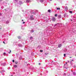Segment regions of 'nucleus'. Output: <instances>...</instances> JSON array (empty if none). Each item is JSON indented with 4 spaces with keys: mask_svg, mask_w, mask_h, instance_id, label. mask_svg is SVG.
<instances>
[{
    "mask_svg": "<svg viewBox=\"0 0 76 76\" xmlns=\"http://www.w3.org/2000/svg\"><path fill=\"white\" fill-rule=\"evenodd\" d=\"M22 56H20L19 58L20 60H21V59H22Z\"/></svg>",
    "mask_w": 76,
    "mask_h": 76,
    "instance_id": "obj_26",
    "label": "nucleus"
},
{
    "mask_svg": "<svg viewBox=\"0 0 76 76\" xmlns=\"http://www.w3.org/2000/svg\"><path fill=\"white\" fill-rule=\"evenodd\" d=\"M14 1H15L16 3H17V2H18V0H14Z\"/></svg>",
    "mask_w": 76,
    "mask_h": 76,
    "instance_id": "obj_21",
    "label": "nucleus"
},
{
    "mask_svg": "<svg viewBox=\"0 0 76 76\" xmlns=\"http://www.w3.org/2000/svg\"><path fill=\"white\" fill-rule=\"evenodd\" d=\"M55 17H57V14H55Z\"/></svg>",
    "mask_w": 76,
    "mask_h": 76,
    "instance_id": "obj_28",
    "label": "nucleus"
},
{
    "mask_svg": "<svg viewBox=\"0 0 76 76\" xmlns=\"http://www.w3.org/2000/svg\"><path fill=\"white\" fill-rule=\"evenodd\" d=\"M71 18H72V19H71V21H72V20H74V19H73V18H74V17H73V16H71Z\"/></svg>",
    "mask_w": 76,
    "mask_h": 76,
    "instance_id": "obj_4",
    "label": "nucleus"
},
{
    "mask_svg": "<svg viewBox=\"0 0 76 76\" xmlns=\"http://www.w3.org/2000/svg\"><path fill=\"white\" fill-rule=\"evenodd\" d=\"M40 1L41 3H42L44 2V0H41Z\"/></svg>",
    "mask_w": 76,
    "mask_h": 76,
    "instance_id": "obj_19",
    "label": "nucleus"
},
{
    "mask_svg": "<svg viewBox=\"0 0 76 76\" xmlns=\"http://www.w3.org/2000/svg\"><path fill=\"white\" fill-rule=\"evenodd\" d=\"M13 74H15V72H13Z\"/></svg>",
    "mask_w": 76,
    "mask_h": 76,
    "instance_id": "obj_43",
    "label": "nucleus"
},
{
    "mask_svg": "<svg viewBox=\"0 0 76 76\" xmlns=\"http://www.w3.org/2000/svg\"><path fill=\"white\" fill-rule=\"evenodd\" d=\"M21 40H18V41H20Z\"/></svg>",
    "mask_w": 76,
    "mask_h": 76,
    "instance_id": "obj_44",
    "label": "nucleus"
},
{
    "mask_svg": "<svg viewBox=\"0 0 76 76\" xmlns=\"http://www.w3.org/2000/svg\"><path fill=\"white\" fill-rule=\"evenodd\" d=\"M16 54L17 55V56L18 55V54Z\"/></svg>",
    "mask_w": 76,
    "mask_h": 76,
    "instance_id": "obj_49",
    "label": "nucleus"
},
{
    "mask_svg": "<svg viewBox=\"0 0 76 76\" xmlns=\"http://www.w3.org/2000/svg\"><path fill=\"white\" fill-rule=\"evenodd\" d=\"M26 1L27 3H29V2L30 1H31L29 0H27Z\"/></svg>",
    "mask_w": 76,
    "mask_h": 76,
    "instance_id": "obj_16",
    "label": "nucleus"
},
{
    "mask_svg": "<svg viewBox=\"0 0 76 76\" xmlns=\"http://www.w3.org/2000/svg\"><path fill=\"white\" fill-rule=\"evenodd\" d=\"M1 8H2V7H1Z\"/></svg>",
    "mask_w": 76,
    "mask_h": 76,
    "instance_id": "obj_54",
    "label": "nucleus"
},
{
    "mask_svg": "<svg viewBox=\"0 0 76 76\" xmlns=\"http://www.w3.org/2000/svg\"><path fill=\"white\" fill-rule=\"evenodd\" d=\"M18 39H21V37H20V36H18Z\"/></svg>",
    "mask_w": 76,
    "mask_h": 76,
    "instance_id": "obj_17",
    "label": "nucleus"
},
{
    "mask_svg": "<svg viewBox=\"0 0 76 76\" xmlns=\"http://www.w3.org/2000/svg\"><path fill=\"white\" fill-rule=\"evenodd\" d=\"M67 51V50L66 49H65L64 50V52H66V51Z\"/></svg>",
    "mask_w": 76,
    "mask_h": 76,
    "instance_id": "obj_13",
    "label": "nucleus"
},
{
    "mask_svg": "<svg viewBox=\"0 0 76 76\" xmlns=\"http://www.w3.org/2000/svg\"><path fill=\"white\" fill-rule=\"evenodd\" d=\"M39 65H41V63H39Z\"/></svg>",
    "mask_w": 76,
    "mask_h": 76,
    "instance_id": "obj_39",
    "label": "nucleus"
},
{
    "mask_svg": "<svg viewBox=\"0 0 76 76\" xmlns=\"http://www.w3.org/2000/svg\"><path fill=\"white\" fill-rule=\"evenodd\" d=\"M11 76H13V75H11Z\"/></svg>",
    "mask_w": 76,
    "mask_h": 76,
    "instance_id": "obj_50",
    "label": "nucleus"
},
{
    "mask_svg": "<svg viewBox=\"0 0 76 76\" xmlns=\"http://www.w3.org/2000/svg\"><path fill=\"white\" fill-rule=\"evenodd\" d=\"M10 69V67H9V68H8V70H9Z\"/></svg>",
    "mask_w": 76,
    "mask_h": 76,
    "instance_id": "obj_33",
    "label": "nucleus"
},
{
    "mask_svg": "<svg viewBox=\"0 0 76 76\" xmlns=\"http://www.w3.org/2000/svg\"><path fill=\"white\" fill-rule=\"evenodd\" d=\"M11 52H12V51H11V50H10V52H8L9 54H10V53H11Z\"/></svg>",
    "mask_w": 76,
    "mask_h": 76,
    "instance_id": "obj_24",
    "label": "nucleus"
},
{
    "mask_svg": "<svg viewBox=\"0 0 76 76\" xmlns=\"http://www.w3.org/2000/svg\"><path fill=\"white\" fill-rule=\"evenodd\" d=\"M62 46V45H61V44H59L58 45V48H60V47H61V46Z\"/></svg>",
    "mask_w": 76,
    "mask_h": 76,
    "instance_id": "obj_6",
    "label": "nucleus"
},
{
    "mask_svg": "<svg viewBox=\"0 0 76 76\" xmlns=\"http://www.w3.org/2000/svg\"><path fill=\"white\" fill-rule=\"evenodd\" d=\"M5 72V71H4V70H2V71H0V73H3V72Z\"/></svg>",
    "mask_w": 76,
    "mask_h": 76,
    "instance_id": "obj_11",
    "label": "nucleus"
},
{
    "mask_svg": "<svg viewBox=\"0 0 76 76\" xmlns=\"http://www.w3.org/2000/svg\"><path fill=\"white\" fill-rule=\"evenodd\" d=\"M0 2L2 1V0H0Z\"/></svg>",
    "mask_w": 76,
    "mask_h": 76,
    "instance_id": "obj_42",
    "label": "nucleus"
},
{
    "mask_svg": "<svg viewBox=\"0 0 76 76\" xmlns=\"http://www.w3.org/2000/svg\"><path fill=\"white\" fill-rule=\"evenodd\" d=\"M23 24H24V23H25V22H23Z\"/></svg>",
    "mask_w": 76,
    "mask_h": 76,
    "instance_id": "obj_36",
    "label": "nucleus"
},
{
    "mask_svg": "<svg viewBox=\"0 0 76 76\" xmlns=\"http://www.w3.org/2000/svg\"><path fill=\"white\" fill-rule=\"evenodd\" d=\"M60 10V8H57V10Z\"/></svg>",
    "mask_w": 76,
    "mask_h": 76,
    "instance_id": "obj_25",
    "label": "nucleus"
},
{
    "mask_svg": "<svg viewBox=\"0 0 76 76\" xmlns=\"http://www.w3.org/2000/svg\"><path fill=\"white\" fill-rule=\"evenodd\" d=\"M40 52L41 53H42V52H43V50H40Z\"/></svg>",
    "mask_w": 76,
    "mask_h": 76,
    "instance_id": "obj_23",
    "label": "nucleus"
},
{
    "mask_svg": "<svg viewBox=\"0 0 76 76\" xmlns=\"http://www.w3.org/2000/svg\"><path fill=\"white\" fill-rule=\"evenodd\" d=\"M71 61H74V60L73 59H72L71 60Z\"/></svg>",
    "mask_w": 76,
    "mask_h": 76,
    "instance_id": "obj_37",
    "label": "nucleus"
},
{
    "mask_svg": "<svg viewBox=\"0 0 76 76\" xmlns=\"http://www.w3.org/2000/svg\"><path fill=\"white\" fill-rule=\"evenodd\" d=\"M0 16H1V14L0 13Z\"/></svg>",
    "mask_w": 76,
    "mask_h": 76,
    "instance_id": "obj_38",
    "label": "nucleus"
},
{
    "mask_svg": "<svg viewBox=\"0 0 76 76\" xmlns=\"http://www.w3.org/2000/svg\"><path fill=\"white\" fill-rule=\"evenodd\" d=\"M48 12H49V13H50V12H51V10H48Z\"/></svg>",
    "mask_w": 76,
    "mask_h": 76,
    "instance_id": "obj_18",
    "label": "nucleus"
},
{
    "mask_svg": "<svg viewBox=\"0 0 76 76\" xmlns=\"http://www.w3.org/2000/svg\"><path fill=\"white\" fill-rule=\"evenodd\" d=\"M69 12L70 13H72V11H69Z\"/></svg>",
    "mask_w": 76,
    "mask_h": 76,
    "instance_id": "obj_27",
    "label": "nucleus"
},
{
    "mask_svg": "<svg viewBox=\"0 0 76 76\" xmlns=\"http://www.w3.org/2000/svg\"><path fill=\"white\" fill-rule=\"evenodd\" d=\"M33 16H34L33 15H30V20H34V18H33Z\"/></svg>",
    "mask_w": 76,
    "mask_h": 76,
    "instance_id": "obj_1",
    "label": "nucleus"
},
{
    "mask_svg": "<svg viewBox=\"0 0 76 76\" xmlns=\"http://www.w3.org/2000/svg\"><path fill=\"white\" fill-rule=\"evenodd\" d=\"M61 18V15H58V18L60 19Z\"/></svg>",
    "mask_w": 76,
    "mask_h": 76,
    "instance_id": "obj_8",
    "label": "nucleus"
},
{
    "mask_svg": "<svg viewBox=\"0 0 76 76\" xmlns=\"http://www.w3.org/2000/svg\"><path fill=\"white\" fill-rule=\"evenodd\" d=\"M64 57H66V54H64Z\"/></svg>",
    "mask_w": 76,
    "mask_h": 76,
    "instance_id": "obj_32",
    "label": "nucleus"
},
{
    "mask_svg": "<svg viewBox=\"0 0 76 76\" xmlns=\"http://www.w3.org/2000/svg\"><path fill=\"white\" fill-rule=\"evenodd\" d=\"M66 64H67V62H66Z\"/></svg>",
    "mask_w": 76,
    "mask_h": 76,
    "instance_id": "obj_45",
    "label": "nucleus"
},
{
    "mask_svg": "<svg viewBox=\"0 0 76 76\" xmlns=\"http://www.w3.org/2000/svg\"><path fill=\"white\" fill-rule=\"evenodd\" d=\"M50 1H52V0H49Z\"/></svg>",
    "mask_w": 76,
    "mask_h": 76,
    "instance_id": "obj_47",
    "label": "nucleus"
},
{
    "mask_svg": "<svg viewBox=\"0 0 76 76\" xmlns=\"http://www.w3.org/2000/svg\"><path fill=\"white\" fill-rule=\"evenodd\" d=\"M73 75H74V76L76 75V72H73Z\"/></svg>",
    "mask_w": 76,
    "mask_h": 76,
    "instance_id": "obj_14",
    "label": "nucleus"
},
{
    "mask_svg": "<svg viewBox=\"0 0 76 76\" xmlns=\"http://www.w3.org/2000/svg\"><path fill=\"white\" fill-rule=\"evenodd\" d=\"M31 32L33 33V32H34V30H32L31 31Z\"/></svg>",
    "mask_w": 76,
    "mask_h": 76,
    "instance_id": "obj_22",
    "label": "nucleus"
},
{
    "mask_svg": "<svg viewBox=\"0 0 76 76\" xmlns=\"http://www.w3.org/2000/svg\"><path fill=\"white\" fill-rule=\"evenodd\" d=\"M3 54H4V55H5V54H6V53H3Z\"/></svg>",
    "mask_w": 76,
    "mask_h": 76,
    "instance_id": "obj_35",
    "label": "nucleus"
},
{
    "mask_svg": "<svg viewBox=\"0 0 76 76\" xmlns=\"http://www.w3.org/2000/svg\"><path fill=\"white\" fill-rule=\"evenodd\" d=\"M18 46L19 47H22V45L19 44H18Z\"/></svg>",
    "mask_w": 76,
    "mask_h": 76,
    "instance_id": "obj_9",
    "label": "nucleus"
},
{
    "mask_svg": "<svg viewBox=\"0 0 76 76\" xmlns=\"http://www.w3.org/2000/svg\"><path fill=\"white\" fill-rule=\"evenodd\" d=\"M57 24H58V23H57V24H55L54 26V27H55L56 26H57Z\"/></svg>",
    "mask_w": 76,
    "mask_h": 76,
    "instance_id": "obj_29",
    "label": "nucleus"
},
{
    "mask_svg": "<svg viewBox=\"0 0 76 76\" xmlns=\"http://www.w3.org/2000/svg\"><path fill=\"white\" fill-rule=\"evenodd\" d=\"M9 23V21H7L6 22V23L7 24H8Z\"/></svg>",
    "mask_w": 76,
    "mask_h": 76,
    "instance_id": "obj_20",
    "label": "nucleus"
},
{
    "mask_svg": "<svg viewBox=\"0 0 76 76\" xmlns=\"http://www.w3.org/2000/svg\"><path fill=\"white\" fill-rule=\"evenodd\" d=\"M6 62H4V63H3V64H1V66H5V65H6Z\"/></svg>",
    "mask_w": 76,
    "mask_h": 76,
    "instance_id": "obj_3",
    "label": "nucleus"
},
{
    "mask_svg": "<svg viewBox=\"0 0 76 76\" xmlns=\"http://www.w3.org/2000/svg\"><path fill=\"white\" fill-rule=\"evenodd\" d=\"M3 43L5 44V42H3Z\"/></svg>",
    "mask_w": 76,
    "mask_h": 76,
    "instance_id": "obj_40",
    "label": "nucleus"
},
{
    "mask_svg": "<svg viewBox=\"0 0 76 76\" xmlns=\"http://www.w3.org/2000/svg\"><path fill=\"white\" fill-rule=\"evenodd\" d=\"M4 10H6V9H5Z\"/></svg>",
    "mask_w": 76,
    "mask_h": 76,
    "instance_id": "obj_52",
    "label": "nucleus"
},
{
    "mask_svg": "<svg viewBox=\"0 0 76 76\" xmlns=\"http://www.w3.org/2000/svg\"><path fill=\"white\" fill-rule=\"evenodd\" d=\"M40 75H41V76L42 75V74H40Z\"/></svg>",
    "mask_w": 76,
    "mask_h": 76,
    "instance_id": "obj_48",
    "label": "nucleus"
},
{
    "mask_svg": "<svg viewBox=\"0 0 76 76\" xmlns=\"http://www.w3.org/2000/svg\"><path fill=\"white\" fill-rule=\"evenodd\" d=\"M68 10V8L67 7H65V11H66L67 10Z\"/></svg>",
    "mask_w": 76,
    "mask_h": 76,
    "instance_id": "obj_7",
    "label": "nucleus"
},
{
    "mask_svg": "<svg viewBox=\"0 0 76 76\" xmlns=\"http://www.w3.org/2000/svg\"><path fill=\"white\" fill-rule=\"evenodd\" d=\"M72 72H73V71H72Z\"/></svg>",
    "mask_w": 76,
    "mask_h": 76,
    "instance_id": "obj_55",
    "label": "nucleus"
},
{
    "mask_svg": "<svg viewBox=\"0 0 76 76\" xmlns=\"http://www.w3.org/2000/svg\"><path fill=\"white\" fill-rule=\"evenodd\" d=\"M16 43H18V42H15Z\"/></svg>",
    "mask_w": 76,
    "mask_h": 76,
    "instance_id": "obj_51",
    "label": "nucleus"
},
{
    "mask_svg": "<svg viewBox=\"0 0 76 76\" xmlns=\"http://www.w3.org/2000/svg\"><path fill=\"white\" fill-rule=\"evenodd\" d=\"M12 62L13 63H15V60H12Z\"/></svg>",
    "mask_w": 76,
    "mask_h": 76,
    "instance_id": "obj_31",
    "label": "nucleus"
},
{
    "mask_svg": "<svg viewBox=\"0 0 76 76\" xmlns=\"http://www.w3.org/2000/svg\"><path fill=\"white\" fill-rule=\"evenodd\" d=\"M66 17L67 18H68V17H69V16H68V15L66 16Z\"/></svg>",
    "mask_w": 76,
    "mask_h": 76,
    "instance_id": "obj_41",
    "label": "nucleus"
},
{
    "mask_svg": "<svg viewBox=\"0 0 76 76\" xmlns=\"http://www.w3.org/2000/svg\"><path fill=\"white\" fill-rule=\"evenodd\" d=\"M15 63L16 64H17V63H18V61H16L15 62Z\"/></svg>",
    "mask_w": 76,
    "mask_h": 76,
    "instance_id": "obj_30",
    "label": "nucleus"
},
{
    "mask_svg": "<svg viewBox=\"0 0 76 76\" xmlns=\"http://www.w3.org/2000/svg\"><path fill=\"white\" fill-rule=\"evenodd\" d=\"M19 4H20V5H21V4H23L22 1H19Z\"/></svg>",
    "mask_w": 76,
    "mask_h": 76,
    "instance_id": "obj_5",
    "label": "nucleus"
},
{
    "mask_svg": "<svg viewBox=\"0 0 76 76\" xmlns=\"http://www.w3.org/2000/svg\"><path fill=\"white\" fill-rule=\"evenodd\" d=\"M52 19L53 21V22H55L56 20V18L55 17L52 18Z\"/></svg>",
    "mask_w": 76,
    "mask_h": 76,
    "instance_id": "obj_2",
    "label": "nucleus"
},
{
    "mask_svg": "<svg viewBox=\"0 0 76 76\" xmlns=\"http://www.w3.org/2000/svg\"><path fill=\"white\" fill-rule=\"evenodd\" d=\"M72 57H70V58H72Z\"/></svg>",
    "mask_w": 76,
    "mask_h": 76,
    "instance_id": "obj_53",
    "label": "nucleus"
},
{
    "mask_svg": "<svg viewBox=\"0 0 76 76\" xmlns=\"http://www.w3.org/2000/svg\"><path fill=\"white\" fill-rule=\"evenodd\" d=\"M13 67H15V68H16V67H18V66L16 65H15L13 66Z\"/></svg>",
    "mask_w": 76,
    "mask_h": 76,
    "instance_id": "obj_10",
    "label": "nucleus"
},
{
    "mask_svg": "<svg viewBox=\"0 0 76 76\" xmlns=\"http://www.w3.org/2000/svg\"><path fill=\"white\" fill-rule=\"evenodd\" d=\"M30 39H31V40H32V39H33V37H30Z\"/></svg>",
    "mask_w": 76,
    "mask_h": 76,
    "instance_id": "obj_15",
    "label": "nucleus"
},
{
    "mask_svg": "<svg viewBox=\"0 0 76 76\" xmlns=\"http://www.w3.org/2000/svg\"><path fill=\"white\" fill-rule=\"evenodd\" d=\"M48 54V53H45V55H47V54Z\"/></svg>",
    "mask_w": 76,
    "mask_h": 76,
    "instance_id": "obj_34",
    "label": "nucleus"
},
{
    "mask_svg": "<svg viewBox=\"0 0 76 76\" xmlns=\"http://www.w3.org/2000/svg\"><path fill=\"white\" fill-rule=\"evenodd\" d=\"M22 21H23V20H22Z\"/></svg>",
    "mask_w": 76,
    "mask_h": 76,
    "instance_id": "obj_46",
    "label": "nucleus"
},
{
    "mask_svg": "<svg viewBox=\"0 0 76 76\" xmlns=\"http://www.w3.org/2000/svg\"><path fill=\"white\" fill-rule=\"evenodd\" d=\"M66 15H67V13H65L64 14V17H65V16H66Z\"/></svg>",
    "mask_w": 76,
    "mask_h": 76,
    "instance_id": "obj_12",
    "label": "nucleus"
}]
</instances>
